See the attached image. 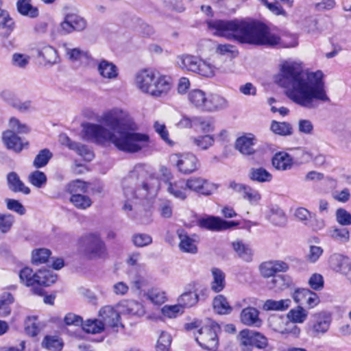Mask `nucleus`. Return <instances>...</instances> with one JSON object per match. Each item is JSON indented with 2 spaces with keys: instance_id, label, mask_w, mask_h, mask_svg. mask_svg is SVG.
<instances>
[{
  "instance_id": "nucleus-1",
  "label": "nucleus",
  "mask_w": 351,
  "mask_h": 351,
  "mask_svg": "<svg viewBox=\"0 0 351 351\" xmlns=\"http://www.w3.org/2000/svg\"><path fill=\"white\" fill-rule=\"evenodd\" d=\"M101 121L104 126L91 123L82 125L84 138L98 144L112 143L119 150L134 153L146 147L149 137L135 132L138 125L127 111L115 108L104 112Z\"/></svg>"
},
{
  "instance_id": "nucleus-2",
  "label": "nucleus",
  "mask_w": 351,
  "mask_h": 351,
  "mask_svg": "<svg viewBox=\"0 0 351 351\" xmlns=\"http://www.w3.org/2000/svg\"><path fill=\"white\" fill-rule=\"evenodd\" d=\"M324 73L322 71H304L300 64L285 61L280 65L279 73L274 80L285 88L287 97L295 104L307 109L317 108L328 103Z\"/></svg>"
},
{
  "instance_id": "nucleus-3",
  "label": "nucleus",
  "mask_w": 351,
  "mask_h": 351,
  "mask_svg": "<svg viewBox=\"0 0 351 351\" xmlns=\"http://www.w3.org/2000/svg\"><path fill=\"white\" fill-rule=\"evenodd\" d=\"M208 27L217 36L241 43L274 46L280 43V37L271 32L263 23L247 20H215L207 22Z\"/></svg>"
},
{
  "instance_id": "nucleus-4",
  "label": "nucleus",
  "mask_w": 351,
  "mask_h": 351,
  "mask_svg": "<svg viewBox=\"0 0 351 351\" xmlns=\"http://www.w3.org/2000/svg\"><path fill=\"white\" fill-rule=\"evenodd\" d=\"M134 85L142 93L154 97H163L171 88L169 77L152 69H143L135 74Z\"/></svg>"
},
{
  "instance_id": "nucleus-5",
  "label": "nucleus",
  "mask_w": 351,
  "mask_h": 351,
  "mask_svg": "<svg viewBox=\"0 0 351 351\" xmlns=\"http://www.w3.org/2000/svg\"><path fill=\"white\" fill-rule=\"evenodd\" d=\"M176 62L182 69L186 70L201 76L210 78L217 73L223 71L222 67L210 58L203 59L191 54H182L177 57Z\"/></svg>"
},
{
  "instance_id": "nucleus-6",
  "label": "nucleus",
  "mask_w": 351,
  "mask_h": 351,
  "mask_svg": "<svg viewBox=\"0 0 351 351\" xmlns=\"http://www.w3.org/2000/svg\"><path fill=\"white\" fill-rule=\"evenodd\" d=\"M219 331V326L215 323H210L202 326L194 333L195 341L199 346L207 350L215 351L219 345V337L217 332Z\"/></svg>"
},
{
  "instance_id": "nucleus-7",
  "label": "nucleus",
  "mask_w": 351,
  "mask_h": 351,
  "mask_svg": "<svg viewBox=\"0 0 351 351\" xmlns=\"http://www.w3.org/2000/svg\"><path fill=\"white\" fill-rule=\"evenodd\" d=\"M80 242L84 247V254L89 259L105 258L108 256L106 245L99 235L88 234L83 237Z\"/></svg>"
},
{
  "instance_id": "nucleus-8",
  "label": "nucleus",
  "mask_w": 351,
  "mask_h": 351,
  "mask_svg": "<svg viewBox=\"0 0 351 351\" xmlns=\"http://www.w3.org/2000/svg\"><path fill=\"white\" fill-rule=\"evenodd\" d=\"M134 173L131 175L133 177ZM152 188L147 183L142 184V189H136L134 186V181L132 178H126L123 182V193L125 198L123 210L125 212H130L132 210V202L138 198L147 197Z\"/></svg>"
},
{
  "instance_id": "nucleus-9",
  "label": "nucleus",
  "mask_w": 351,
  "mask_h": 351,
  "mask_svg": "<svg viewBox=\"0 0 351 351\" xmlns=\"http://www.w3.org/2000/svg\"><path fill=\"white\" fill-rule=\"evenodd\" d=\"M170 160L179 172L188 175L196 171L199 167V160L192 153L173 154L170 156Z\"/></svg>"
},
{
  "instance_id": "nucleus-10",
  "label": "nucleus",
  "mask_w": 351,
  "mask_h": 351,
  "mask_svg": "<svg viewBox=\"0 0 351 351\" xmlns=\"http://www.w3.org/2000/svg\"><path fill=\"white\" fill-rule=\"evenodd\" d=\"M185 181L187 189L205 196L212 195L219 186L218 184L202 177L193 176L185 180Z\"/></svg>"
},
{
  "instance_id": "nucleus-11",
  "label": "nucleus",
  "mask_w": 351,
  "mask_h": 351,
  "mask_svg": "<svg viewBox=\"0 0 351 351\" xmlns=\"http://www.w3.org/2000/svg\"><path fill=\"white\" fill-rule=\"evenodd\" d=\"M331 315L326 311H320L313 315L308 328L314 337H319L328 332L331 324Z\"/></svg>"
},
{
  "instance_id": "nucleus-12",
  "label": "nucleus",
  "mask_w": 351,
  "mask_h": 351,
  "mask_svg": "<svg viewBox=\"0 0 351 351\" xmlns=\"http://www.w3.org/2000/svg\"><path fill=\"white\" fill-rule=\"evenodd\" d=\"M197 283L193 282L189 283L185 287V291L181 294L178 299V304L185 307H191L195 305L199 299L200 293L202 295H207L208 289L206 288H204L200 291L199 293H197V289H196Z\"/></svg>"
},
{
  "instance_id": "nucleus-13",
  "label": "nucleus",
  "mask_w": 351,
  "mask_h": 351,
  "mask_svg": "<svg viewBox=\"0 0 351 351\" xmlns=\"http://www.w3.org/2000/svg\"><path fill=\"white\" fill-rule=\"evenodd\" d=\"M291 296L295 303L305 304L309 309L317 306L320 302L319 298L316 293L305 288L295 289L291 293Z\"/></svg>"
},
{
  "instance_id": "nucleus-14",
  "label": "nucleus",
  "mask_w": 351,
  "mask_h": 351,
  "mask_svg": "<svg viewBox=\"0 0 351 351\" xmlns=\"http://www.w3.org/2000/svg\"><path fill=\"white\" fill-rule=\"evenodd\" d=\"M86 27V21L75 14H68L64 21L60 23V28L65 34H69L73 31H82Z\"/></svg>"
},
{
  "instance_id": "nucleus-15",
  "label": "nucleus",
  "mask_w": 351,
  "mask_h": 351,
  "mask_svg": "<svg viewBox=\"0 0 351 351\" xmlns=\"http://www.w3.org/2000/svg\"><path fill=\"white\" fill-rule=\"evenodd\" d=\"M198 224L202 228H204L212 231L227 230L232 226L237 225V223L233 221H226L219 217L214 216H207L200 218L198 220Z\"/></svg>"
},
{
  "instance_id": "nucleus-16",
  "label": "nucleus",
  "mask_w": 351,
  "mask_h": 351,
  "mask_svg": "<svg viewBox=\"0 0 351 351\" xmlns=\"http://www.w3.org/2000/svg\"><path fill=\"white\" fill-rule=\"evenodd\" d=\"M97 71L99 76L106 80L113 81L118 78L119 70L112 62L101 59L97 63Z\"/></svg>"
},
{
  "instance_id": "nucleus-17",
  "label": "nucleus",
  "mask_w": 351,
  "mask_h": 351,
  "mask_svg": "<svg viewBox=\"0 0 351 351\" xmlns=\"http://www.w3.org/2000/svg\"><path fill=\"white\" fill-rule=\"evenodd\" d=\"M117 308L122 315L128 317H141L145 315V310L143 305L133 300H124L118 304Z\"/></svg>"
},
{
  "instance_id": "nucleus-18",
  "label": "nucleus",
  "mask_w": 351,
  "mask_h": 351,
  "mask_svg": "<svg viewBox=\"0 0 351 351\" xmlns=\"http://www.w3.org/2000/svg\"><path fill=\"white\" fill-rule=\"evenodd\" d=\"M119 309L116 310L112 306H106L101 308L99 311L100 319L105 324V326L118 327L121 325L120 322Z\"/></svg>"
},
{
  "instance_id": "nucleus-19",
  "label": "nucleus",
  "mask_w": 351,
  "mask_h": 351,
  "mask_svg": "<svg viewBox=\"0 0 351 351\" xmlns=\"http://www.w3.org/2000/svg\"><path fill=\"white\" fill-rule=\"evenodd\" d=\"M166 190L173 197L180 200L187 198V187L184 179L165 181Z\"/></svg>"
},
{
  "instance_id": "nucleus-20",
  "label": "nucleus",
  "mask_w": 351,
  "mask_h": 351,
  "mask_svg": "<svg viewBox=\"0 0 351 351\" xmlns=\"http://www.w3.org/2000/svg\"><path fill=\"white\" fill-rule=\"evenodd\" d=\"M328 264L332 270L344 276L351 265V261L342 254H334L330 256Z\"/></svg>"
},
{
  "instance_id": "nucleus-21",
  "label": "nucleus",
  "mask_w": 351,
  "mask_h": 351,
  "mask_svg": "<svg viewBox=\"0 0 351 351\" xmlns=\"http://www.w3.org/2000/svg\"><path fill=\"white\" fill-rule=\"evenodd\" d=\"M230 187L235 191L242 193L243 197L252 204H257L261 198L258 191L249 186L232 182L230 184Z\"/></svg>"
},
{
  "instance_id": "nucleus-22",
  "label": "nucleus",
  "mask_w": 351,
  "mask_h": 351,
  "mask_svg": "<svg viewBox=\"0 0 351 351\" xmlns=\"http://www.w3.org/2000/svg\"><path fill=\"white\" fill-rule=\"evenodd\" d=\"M1 140L8 149H12L15 152H20L23 148L21 138L12 130L4 131L2 133Z\"/></svg>"
},
{
  "instance_id": "nucleus-23",
  "label": "nucleus",
  "mask_w": 351,
  "mask_h": 351,
  "mask_svg": "<svg viewBox=\"0 0 351 351\" xmlns=\"http://www.w3.org/2000/svg\"><path fill=\"white\" fill-rule=\"evenodd\" d=\"M215 136L211 134L192 136L189 139V144L199 151H206L215 144Z\"/></svg>"
},
{
  "instance_id": "nucleus-24",
  "label": "nucleus",
  "mask_w": 351,
  "mask_h": 351,
  "mask_svg": "<svg viewBox=\"0 0 351 351\" xmlns=\"http://www.w3.org/2000/svg\"><path fill=\"white\" fill-rule=\"evenodd\" d=\"M241 323L248 326L259 327L262 324L258 311L254 307L243 308L240 313Z\"/></svg>"
},
{
  "instance_id": "nucleus-25",
  "label": "nucleus",
  "mask_w": 351,
  "mask_h": 351,
  "mask_svg": "<svg viewBox=\"0 0 351 351\" xmlns=\"http://www.w3.org/2000/svg\"><path fill=\"white\" fill-rule=\"evenodd\" d=\"M265 217L269 221L276 226H283L287 223L285 212L276 205L271 206L267 208Z\"/></svg>"
},
{
  "instance_id": "nucleus-26",
  "label": "nucleus",
  "mask_w": 351,
  "mask_h": 351,
  "mask_svg": "<svg viewBox=\"0 0 351 351\" xmlns=\"http://www.w3.org/2000/svg\"><path fill=\"white\" fill-rule=\"evenodd\" d=\"M178 234L180 239L179 247L182 252L195 254L197 251L196 240L195 236L191 237L184 230H178Z\"/></svg>"
},
{
  "instance_id": "nucleus-27",
  "label": "nucleus",
  "mask_w": 351,
  "mask_h": 351,
  "mask_svg": "<svg viewBox=\"0 0 351 351\" xmlns=\"http://www.w3.org/2000/svg\"><path fill=\"white\" fill-rule=\"evenodd\" d=\"M255 138L252 134H248L238 138L235 143V147L242 154L251 155L254 153V145Z\"/></svg>"
},
{
  "instance_id": "nucleus-28",
  "label": "nucleus",
  "mask_w": 351,
  "mask_h": 351,
  "mask_svg": "<svg viewBox=\"0 0 351 351\" xmlns=\"http://www.w3.org/2000/svg\"><path fill=\"white\" fill-rule=\"evenodd\" d=\"M272 165L278 170L287 171L293 165L291 156L285 152H278L272 158Z\"/></svg>"
},
{
  "instance_id": "nucleus-29",
  "label": "nucleus",
  "mask_w": 351,
  "mask_h": 351,
  "mask_svg": "<svg viewBox=\"0 0 351 351\" xmlns=\"http://www.w3.org/2000/svg\"><path fill=\"white\" fill-rule=\"evenodd\" d=\"M293 285L291 278L286 275L274 276L269 282L268 287L276 292L284 291Z\"/></svg>"
},
{
  "instance_id": "nucleus-30",
  "label": "nucleus",
  "mask_w": 351,
  "mask_h": 351,
  "mask_svg": "<svg viewBox=\"0 0 351 351\" xmlns=\"http://www.w3.org/2000/svg\"><path fill=\"white\" fill-rule=\"evenodd\" d=\"M212 280L210 282V289L215 293H219L226 287V274L219 268L213 267L211 269Z\"/></svg>"
},
{
  "instance_id": "nucleus-31",
  "label": "nucleus",
  "mask_w": 351,
  "mask_h": 351,
  "mask_svg": "<svg viewBox=\"0 0 351 351\" xmlns=\"http://www.w3.org/2000/svg\"><path fill=\"white\" fill-rule=\"evenodd\" d=\"M232 248L237 255L246 262L252 260V251L250 246L242 241L237 240L232 243Z\"/></svg>"
},
{
  "instance_id": "nucleus-32",
  "label": "nucleus",
  "mask_w": 351,
  "mask_h": 351,
  "mask_svg": "<svg viewBox=\"0 0 351 351\" xmlns=\"http://www.w3.org/2000/svg\"><path fill=\"white\" fill-rule=\"evenodd\" d=\"M7 180L8 186L12 191L14 192H21L25 195L30 193L29 188L25 186L16 173H10L8 175Z\"/></svg>"
},
{
  "instance_id": "nucleus-33",
  "label": "nucleus",
  "mask_w": 351,
  "mask_h": 351,
  "mask_svg": "<svg viewBox=\"0 0 351 351\" xmlns=\"http://www.w3.org/2000/svg\"><path fill=\"white\" fill-rule=\"evenodd\" d=\"M291 304L290 299H283L280 300H267L263 304V308L265 311H285L287 310Z\"/></svg>"
},
{
  "instance_id": "nucleus-34",
  "label": "nucleus",
  "mask_w": 351,
  "mask_h": 351,
  "mask_svg": "<svg viewBox=\"0 0 351 351\" xmlns=\"http://www.w3.org/2000/svg\"><path fill=\"white\" fill-rule=\"evenodd\" d=\"M188 97L194 106L206 110L208 97L204 91L199 89L193 90L189 93Z\"/></svg>"
},
{
  "instance_id": "nucleus-35",
  "label": "nucleus",
  "mask_w": 351,
  "mask_h": 351,
  "mask_svg": "<svg viewBox=\"0 0 351 351\" xmlns=\"http://www.w3.org/2000/svg\"><path fill=\"white\" fill-rule=\"evenodd\" d=\"M308 315V311L302 306L298 305L287 313V318L293 323L302 324L306 320Z\"/></svg>"
},
{
  "instance_id": "nucleus-36",
  "label": "nucleus",
  "mask_w": 351,
  "mask_h": 351,
  "mask_svg": "<svg viewBox=\"0 0 351 351\" xmlns=\"http://www.w3.org/2000/svg\"><path fill=\"white\" fill-rule=\"evenodd\" d=\"M82 330L90 334H99L105 329V324L101 319H88L82 325Z\"/></svg>"
},
{
  "instance_id": "nucleus-37",
  "label": "nucleus",
  "mask_w": 351,
  "mask_h": 351,
  "mask_svg": "<svg viewBox=\"0 0 351 351\" xmlns=\"http://www.w3.org/2000/svg\"><path fill=\"white\" fill-rule=\"evenodd\" d=\"M249 178L251 180L259 183L269 182L273 176L268 171L263 167L252 168L249 172Z\"/></svg>"
},
{
  "instance_id": "nucleus-38",
  "label": "nucleus",
  "mask_w": 351,
  "mask_h": 351,
  "mask_svg": "<svg viewBox=\"0 0 351 351\" xmlns=\"http://www.w3.org/2000/svg\"><path fill=\"white\" fill-rule=\"evenodd\" d=\"M18 12L30 18H36L38 16V10L31 3V0H18L16 3Z\"/></svg>"
},
{
  "instance_id": "nucleus-39",
  "label": "nucleus",
  "mask_w": 351,
  "mask_h": 351,
  "mask_svg": "<svg viewBox=\"0 0 351 351\" xmlns=\"http://www.w3.org/2000/svg\"><path fill=\"white\" fill-rule=\"evenodd\" d=\"M213 306L215 311L221 315L229 314L232 311L227 298L223 295H218L213 299Z\"/></svg>"
},
{
  "instance_id": "nucleus-40",
  "label": "nucleus",
  "mask_w": 351,
  "mask_h": 351,
  "mask_svg": "<svg viewBox=\"0 0 351 351\" xmlns=\"http://www.w3.org/2000/svg\"><path fill=\"white\" fill-rule=\"evenodd\" d=\"M36 285L50 286L57 280V276L49 269H40L36 273Z\"/></svg>"
},
{
  "instance_id": "nucleus-41",
  "label": "nucleus",
  "mask_w": 351,
  "mask_h": 351,
  "mask_svg": "<svg viewBox=\"0 0 351 351\" xmlns=\"http://www.w3.org/2000/svg\"><path fill=\"white\" fill-rule=\"evenodd\" d=\"M38 55L42 57L47 63L53 64L58 62L59 58L57 51L52 47L45 45L38 49Z\"/></svg>"
},
{
  "instance_id": "nucleus-42",
  "label": "nucleus",
  "mask_w": 351,
  "mask_h": 351,
  "mask_svg": "<svg viewBox=\"0 0 351 351\" xmlns=\"http://www.w3.org/2000/svg\"><path fill=\"white\" fill-rule=\"evenodd\" d=\"M228 106V101L226 99L218 95H212L208 97L206 110H221L227 108Z\"/></svg>"
},
{
  "instance_id": "nucleus-43",
  "label": "nucleus",
  "mask_w": 351,
  "mask_h": 351,
  "mask_svg": "<svg viewBox=\"0 0 351 351\" xmlns=\"http://www.w3.org/2000/svg\"><path fill=\"white\" fill-rule=\"evenodd\" d=\"M328 233L330 238L340 243H346L350 241V231L346 228L332 227Z\"/></svg>"
},
{
  "instance_id": "nucleus-44",
  "label": "nucleus",
  "mask_w": 351,
  "mask_h": 351,
  "mask_svg": "<svg viewBox=\"0 0 351 351\" xmlns=\"http://www.w3.org/2000/svg\"><path fill=\"white\" fill-rule=\"evenodd\" d=\"M69 201L73 206L79 210H86L90 208L93 204L90 197L82 193L70 196Z\"/></svg>"
},
{
  "instance_id": "nucleus-45",
  "label": "nucleus",
  "mask_w": 351,
  "mask_h": 351,
  "mask_svg": "<svg viewBox=\"0 0 351 351\" xmlns=\"http://www.w3.org/2000/svg\"><path fill=\"white\" fill-rule=\"evenodd\" d=\"M254 337H256V332L249 329H245L240 332L238 338L243 351H249L250 348L253 346Z\"/></svg>"
},
{
  "instance_id": "nucleus-46",
  "label": "nucleus",
  "mask_w": 351,
  "mask_h": 351,
  "mask_svg": "<svg viewBox=\"0 0 351 351\" xmlns=\"http://www.w3.org/2000/svg\"><path fill=\"white\" fill-rule=\"evenodd\" d=\"M14 299L10 293H5L0 296V317H5L11 313V304Z\"/></svg>"
},
{
  "instance_id": "nucleus-47",
  "label": "nucleus",
  "mask_w": 351,
  "mask_h": 351,
  "mask_svg": "<svg viewBox=\"0 0 351 351\" xmlns=\"http://www.w3.org/2000/svg\"><path fill=\"white\" fill-rule=\"evenodd\" d=\"M146 297L153 304L157 305H161L167 300L166 292L158 288L148 290Z\"/></svg>"
},
{
  "instance_id": "nucleus-48",
  "label": "nucleus",
  "mask_w": 351,
  "mask_h": 351,
  "mask_svg": "<svg viewBox=\"0 0 351 351\" xmlns=\"http://www.w3.org/2000/svg\"><path fill=\"white\" fill-rule=\"evenodd\" d=\"M154 129L155 132L160 136V138L168 145L173 147L175 142L170 138L169 132L163 122L156 121L154 123Z\"/></svg>"
},
{
  "instance_id": "nucleus-49",
  "label": "nucleus",
  "mask_w": 351,
  "mask_h": 351,
  "mask_svg": "<svg viewBox=\"0 0 351 351\" xmlns=\"http://www.w3.org/2000/svg\"><path fill=\"white\" fill-rule=\"evenodd\" d=\"M88 189L86 183L80 180L71 181L66 184L65 191L73 196L74 195L82 194L86 193Z\"/></svg>"
},
{
  "instance_id": "nucleus-50",
  "label": "nucleus",
  "mask_w": 351,
  "mask_h": 351,
  "mask_svg": "<svg viewBox=\"0 0 351 351\" xmlns=\"http://www.w3.org/2000/svg\"><path fill=\"white\" fill-rule=\"evenodd\" d=\"M270 130L273 133L280 136H288L292 134V127L287 122L272 121Z\"/></svg>"
},
{
  "instance_id": "nucleus-51",
  "label": "nucleus",
  "mask_w": 351,
  "mask_h": 351,
  "mask_svg": "<svg viewBox=\"0 0 351 351\" xmlns=\"http://www.w3.org/2000/svg\"><path fill=\"white\" fill-rule=\"evenodd\" d=\"M36 273L29 267L23 268L19 273L21 282L27 287L36 285Z\"/></svg>"
},
{
  "instance_id": "nucleus-52",
  "label": "nucleus",
  "mask_w": 351,
  "mask_h": 351,
  "mask_svg": "<svg viewBox=\"0 0 351 351\" xmlns=\"http://www.w3.org/2000/svg\"><path fill=\"white\" fill-rule=\"evenodd\" d=\"M63 47L66 51V56L71 62L80 61L83 58H86L88 53L80 48H72L67 44H64Z\"/></svg>"
},
{
  "instance_id": "nucleus-53",
  "label": "nucleus",
  "mask_w": 351,
  "mask_h": 351,
  "mask_svg": "<svg viewBox=\"0 0 351 351\" xmlns=\"http://www.w3.org/2000/svg\"><path fill=\"white\" fill-rule=\"evenodd\" d=\"M14 28V21L8 12L0 10V29L4 30L5 36H8Z\"/></svg>"
},
{
  "instance_id": "nucleus-54",
  "label": "nucleus",
  "mask_w": 351,
  "mask_h": 351,
  "mask_svg": "<svg viewBox=\"0 0 351 351\" xmlns=\"http://www.w3.org/2000/svg\"><path fill=\"white\" fill-rule=\"evenodd\" d=\"M25 328L26 332L32 336H36L40 330V323L38 322L37 317H27L25 322Z\"/></svg>"
},
{
  "instance_id": "nucleus-55",
  "label": "nucleus",
  "mask_w": 351,
  "mask_h": 351,
  "mask_svg": "<svg viewBox=\"0 0 351 351\" xmlns=\"http://www.w3.org/2000/svg\"><path fill=\"white\" fill-rule=\"evenodd\" d=\"M194 121L195 125L199 126L203 132L208 133L214 131V121L212 118L195 117Z\"/></svg>"
},
{
  "instance_id": "nucleus-56",
  "label": "nucleus",
  "mask_w": 351,
  "mask_h": 351,
  "mask_svg": "<svg viewBox=\"0 0 351 351\" xmlns=\"http://www.w3.org/2000/svg\"><path fill=\"white\" fill-rule=\"evenodd\" d=\"M28 181L33 186L41 188L47 183V176L43 172L36 170L29 175Z\"/></svg>"
},
{
  "instance_id": "nucleus-57",
  "label": "nucleus",
  "mask_w": 351,
  "mask_h": 351,
  "mask_svg": "<svg viewBox=\"0 0 351 351\" xmlns=\"http://www.w3.org/2000/svg\"><path fill=\"white\" fill-rule=\"evenodd\" d=\"M50 254V251L45 248L34 250L32 254V263L36 265L45 263L48 261Z\"/></svg>"
},
{
  "instance_id": "nucleus-58",
  "label": "nucleus",
  "mask_w": 351,
  "mask_h": 351,
  "mask_svg": "<svg viewBox=\"0 0 351 351\" xmlns=\"http://www.w3.org/2000/svg\"><path fill=\"white\" fill-rule=\"evenodd\" d=\"M52 157V154L47 149L40 151L34 160V166L36 168H40L45 166Z\"/></svg>"
},
{
  "instance_id": "nucleus-59",
  "label": "nucleus",
  "mask_w": 351,
  "mask_h": 351,
  "mask_svg": "<svg viewBox=\"0 0 351 351\" xmlns=\"http://www.w3.org/2000/svg\"><path fill=\"white\" fill-rule=\"evenodd\" d=\"M171 335L165 331H162L160 334V336L156 343V351H168L171 346Z\"/></svg>"
},
{
  "instance_id": "nucleus-60",
  "label": "nucleus",
  "mask_w": 351,
  "mask_h": 351,
  "mask_svg": "<svg viewBox=\"0 0 351 351\" xmlns=\"http://www.w3.org/2000/svg\"><path fill=\"white\" fill-rule=\"evenodd\" d=\"M183 313V309L179 304L165 305L161 308V313L165 317L173 319Z\"/></svg>"
},
{
  "instance_id": "nucleus-61",
  "label": "nucleus",
  "mask_w": 351,
  "mask_h": 351,
  "mask_svg": "<svg viewBox=\"0 0 351 351\" xmlns=\"http://www.w3.org/2000/svg\"><path fill=\"white\" fill-rule=\"evenodd\" d=\"M44 348L50 351L61 350L63 343L55 337H46L42 342Z\"/></svg>"
},
{
  "instance_id": "nucleus-62",
  "label": "nucleus",
  "mask_w": 351,
  "mask_h": 351,
  "mask_svg": "<svg viewBox=\"0 0 351 351\" xmlns=\"http://www.w3.org/2000/svg\"><path fill=\"white\" fill-rule=\"evenodd\" d=\"M14 222V217L10 214L0 213V232L6 233L9 232Z\"/></svg>"
},
{
  "instance_id": "nucleus-63",
  "label": "nucleus",
  "mask_w": 351,
  "mask_h": 351,
  "mask_svg": "<svg viewBox=\"0 0 351 351\" xmlns=\"http://www.w3.org/2000/svg\"><path fill=\"white\" fill-rule=\"evenodd\" d=\"M337 222L343 226H351V214L344 208H338L335 212Z\"/></svg>"
},
{
  "instance_id": "nucleus-64",
  "label": "nucleus",
  "mask_w": 351,
  "mask_h": 351,
  "mask_svg": "<svg viewBox=\"0 0 351 351\" xmlns=\"http://www.w3.org/2000/svg\"><path fill=\"white\" fill-rule=\"evenodd\" d=\"M197 47L199 53L207 55L215 51V43L210 40H202L197 43Z\"/></svg>"
}]
</instances>
